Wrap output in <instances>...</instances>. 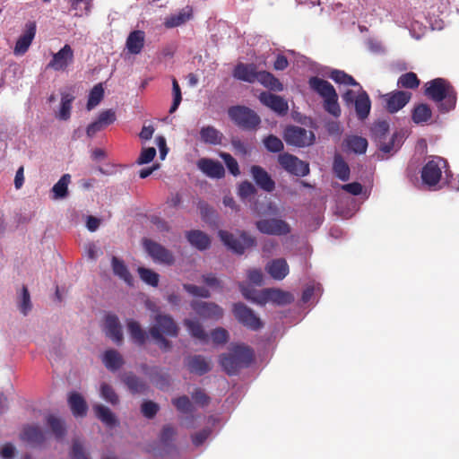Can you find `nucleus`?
Listing matches in <instances>:
<instances>
[{"label": "nucleus", "mask_w": 459, "mask_h": 459, "mask_svg": "<svg viewBox=\"0 0 459 459\" xmlns=\"http://www.w3.org/2000/svg\"><path fill=\"white\" fill-rule=\"evenodd\" d=\"M425 96L436 103L440 113H447L455 109L457 92L449 81L435 78L425 84Z\"/></svg>", "instance_id": "1"}, {"label": "nucleus", "mask_w": 459, "mask_h": 459, "mask_svg": "<svg viewBox=\"0 0 459 459\" xmlns=\"http://www.w3.org/2000/svg\"><path fill=\"white\" fill-rule=\"evenodd\" d=\"M254 360V351L245 345H235L229 352L220 355L219 362L229 376L238 375L241 368H248Z\"/></svg>", "instance_id": "2"}, {"label": "nucleus", "mask_w": 459, "mask_h": 459, "mask_svg": "<svg viewBox=\"0 0 459 459\" xmlns=\"http://www.w3.org/2000/svg\"><path fill=\"white\" fill-rule=\"evenodd\" d=\"M308 86L311 91L323 99L324 109L334 117L341 116L342 110L338 102V94L334 87L326 80L317 76L308 79Z\"/></svg>", "instance_id": "3"}, {"label": "nucleus", "mask_w": 459, "mask_h": 459, "mask_svg": "<svg viewBox=\"0 0 459 459\" xmlns=\"http://www.w3.org/2000/svg\"><path fill=\"white\" fill-rule=\"evenodd\" d=\"M389 127V123L386 120H378L372 125L370 129L372 137L377 143L379 150L384 153L396 152L403 144V135L399 133H394L389 142H385Z\"/></svg>", "instance_id": "4"}, {"label": "nucleus", "mask_w": 459, "mask_h": 459, "mask_svg": "<svg viewBox=\"0 0 459 459\" xmlns=\"http://www.w3.org/2000/svg\"><path fill=\"white\" fill-rule=\"evenodd\" d=\"M230 119L244 130H255L261 123L260 117L245 106H234L229 108Z\"/></svg>", "instance_id": "5"}, {"label": "nucleus", "mask_w": 459, "mask_h": 459, "mask_svg": "<svg viewBox=\"0 0 459 459\" xmlns=\"http://www.w3.org/2000/svg\"><path fill=\"white\" fill-rule=\"evenodd\" d=\"M219 236L223 244L238 255L244 254L247 249L256 245V239L245 231L237 236L226 230H220Z\"/></svg>", "instance_id": "6"}, {"label": "nucleus", "mask_w": 459, "mask_h": 459, "mask_svg": "<svg viewBox=\"0 0 459 459\" xmlns=\"http://www.w3.org/2000/svg\"><path fill=\"white\" fill-rule=\"evenodd\" d=\"M446 165V160L441 157H433L421 169L422 183L429 189L437 186L442 177V169Z\"/></svg>", "instance_id": "7"}, {"label": "nucleus", "mask_w": 459, "mask_h": 459, "mask_svg": "<svg viewBox=\"0 0 459 459\" xmlns=\"http://www.w3.org/2000/svg\"><path fill=\"white\" fill-rule=\"evenodd\" d=\"M283 139L289 145L306 147L313 144L315 134L312 131L298 126H287L283 133Z\"/></svg>", "instance_id": "8"}, {"label": "nucleus", "mask_w": 459, "mask_h": 459, "mask_svg": "<svg viewBox=\"0 0 459 459\" xmlns=\"http://www.w3.org/2000/svg\"><path fill=\"white\" fill-rule=\"evenodd\" d=\"M232 312L236 319L241 325L252 331H257L264 326L261 319L244 303H235L233 305Z\"/></svg>", "instance_id": "9"}, {"label": "nucleus", "mask_w": 459, "mask_h": 459, "mask_svg": "<svg viewBox=\"0 0 459 459\" xmlns=\"http://www.w3.org/2000/svg\"><path fill=\"white\" fill-rule=\"evenodd\" d=\"M278 162L281 168L292 175L304 177L309 173L308 163L288 152L280 154Z\"/></svg>", "instance_id": "10"}, {"label": "nucleus", "mask_w": 459, "mask_h": 459, "mask_svg": "<svg viewBox=\"0 0 459 459\" xmlns=\"http://www.w3.org/2000/svg\"><path fill=\"white\" fill-rule=\"evenodd\" d=\"M257 230L267 235H286L290 233V228L289 224L281 219H264L256 221Z\"/></svg>", "instance_id": "11"}, {"label": "nucleus", "mask_w": 459, "mask_h": 459, "mask_svg": "<svg viewBox=\"0 0 459 459\" xmlns=\"http://www.w3.org/2000/svg\"><path fill=\"white\" fill-rule=\"evenodd\" d=\"M190 307L196 315L204 319L218 320L223 316V309L213 302L193 300Z\"/></svg>", "instance_id": "12"}, {"label": "nucleus", "mask_w": 459, "mask_h": 459, "mask_svg": "<svg viewBox=\"0 0 459 459\" xmlns=\"http://www.w3.org/2000/svg\"><path fill=\"white\" fill-rule=\"evenodd\" d=\"M153 329H156L159 334L169 337H176L178 333V327L174 319L166 314H157L155 316L154 325L149 329V333L151 335Z\"/></svg>", "instance_id": "13"}, {"label": "nucleus", "mask_w": 459, "mask_h": 459, "mask_svg": "<svg viewBox=\"0 0 459 459\" xmlns=\"http://www.w3.org/2000/svg\"><path fill=\"white\" fill-rule=\"evenodd\" d=\"M143 244L148 254L155 261L168 265L174 264L175 258L173 254L160 244L151 239H144Z\"/></svg>", "instance_id": "14"}, {"label": "nucleus", "mask_w": 459, "mask_h": 459, "mask_svg": "<svg viewBox=\"0 0 459 459\" xmlns=\"http://www.w3.org/2000/svg\"><path fill=\"white\" fill-rule=\"evenodd\" d=\"M74 58V50L70 45L65 44L58 52L53 54L48 67L55 71H65L73 64Z\"/></svg>", "instance_id": "15"}, {"label": "nucleus", "mask_w": 459, "mask_h": 459, "mask_svg": "<svg viewBox=\"0 0 459 459\" xmlns=\"http://www.w3.org/2000/svg\"><path fill=\"white\" fill-rule=\"evenodd\" d=\"M411 93L403 91H394L383 95L385 108L389 113H396L411 100Z\"/></svg>", "instance_id": "16"}, {"label": "nucleus", "mask_w": 459, "mask_h": 459, "mask_svg": "<svg viewBox=\"0 0 459 459\" xmlns=\"http://www.w3.org/2000/svg\"><path fill=\"white\" fill-rule=\"evenodd\" d=\"M251 176L259 188L272 193L275 189V182L269 173L261 166L253 165L250 168Z\"/></svg>", "instance_id": "17"}, {"label": "nucleus", "mask_w": 459, "mask_h": 459, "mask_svg": "<svg viewBox=\"0 0 459 459\" xmlns=\"http://www.w3.org/2000/svg\"><path fill=\"white\" fill-rule=\"evenodd\" d=\"M260 102L270 108L279 115H285L288 112L289 106L287 101L281 96L268 91H263L258 97Z\"/></svg>", "instance_id": "18"}, {"label": "nucleus", "mask_w": 459, "mask_h": 459, "mask_svg": "<svg viewBox=\"0 0 459 459\" xmlns=\"http://www.w3.org/2000/svg\"><path fill=\"white\" fill-rule=\"evenodd\" d=\"M36 34V23L34 22H30L25 25V30L19 37L16 41L13 53L16 56H22L27 52L29 49L34 37Z\"/></svg>", "instance_id": "19"}, {"label": "nucleus", "mask_w": 459, "mask_h": 459, "mask_svg": "<svg viewBox=\"0 0 459 459\" xmlns=\"http://www.w3.org/2000/svg\"><path fill=\"white\" fill-rule=\"evenodd\" d=\"M198 169L212 178H221L225 176V169L223 165L212 159L202 158L197 161Z\"/></svg>", "instance_id": "20"}, {"label": "nucleus", "mask_w": 459, "mask_h": 459, "mask_svg": "<svg viewBox=\"0 0 459 459\" xmlns=\"http://www.w3.org/2000/svg\"><path fill=\"white\" fill-rule=\"evenodd\" d=\"M259 71L255 64L238 63L233 70V77L243 82H256Z\"/></svg>", "instance_id": "21"}, {"label": "nucleus", "mask_w": 459, "mask_h": 459, "mask_svg": "<svg viewBox=\"0 0 459 459\" xmlns=\"http://www.w3.org/2000/svg\"><path fill=\"white\" fill-rule=\"evenodd\" d=\"M121 380L133 394H144L148 390L147 383L133 372L124 373Z\"/></svg>", "instance_id": "22"}, {"label": "nucleus", "mask_w": 459, "mask_h": 459, "mask_svg": "<svg viewBox=\"0 0 459 459\" xmlns=\"http://www.w3.org/2000/svg\"><path fill=\"white\" fill-rule=\"evenodd\" d=\"M263 299L277 305H288L294 300V297L290 292L273 288L264 290Z\"/></svg>", "instance_id": "23"}, {"label": "nucleus", "mask_w": 459, "mask_h": 459, "mask_svg": "<svg viewBox=\"0 0 459 459\" xmlns=\"http://www.w3.org/2000/svg\"><path fill=\"white\" fill-rule=\"evenodd\" d=\"M269 275L277 281L283 280L290 272L289 264L284 258H277L270 261L265 266Z\"/></svg>", "instance_id": "24"}, {"label": "nucleus", "mask_w": 459, "mask_h": 459, "mask_svg": "<svg viewBox=\"0 0 459 459\" xmlns=\"http://www.w3.org/2000/svg\"><path fill=\"white\" fill-rule=\"evenodd\" d=\"M105 332L107 336L115 342L120 343L123 340V333L119 320L116 315L108 314L105 318Z\"/></svg>", "instance_id": "25"}, {"label": "nucleus", "mask_w": 459, "mask_h": 459, "mask_svg": "<svg viewBox=\"0 0 459 459\" xmlns=\"http://www.w3.org/2000/svg\"><path fill=\"white\" fill-rule=\"evenodd\" d=\"M145 42V33L143 30H135L129 33L126 47L132 55H138L142 52Z\"/></svg>", "instance_id": "26"}, {"label": "nucleus", "mask_w": 459, "mask_h": 459, "mask_svg": "<svg viewBox=\"0 0 459 459\" xmlns=\"http://www.w3.org/2000/svg\"><path fill=\"white\" fill-rule=\"evenodd\" d=\"M188 242L198 250H206L211 246V239L209 236L199 230H193L187 231L186 234Z\"/></svg>", "instance_id": "27"}, {"label": "nucleus", "mask_w": 459, "mask_h": 459, "mask_svg": "<svg viewBox=\"0 0 459 459\" xmlns=\"http://www.w3.org/2000/svg\"><path fill=\"white\" fill-rule=\"evenodd\" d=\"M20 437L22 441L31 445H40L45 441L44 433L39 426L24 427Z\"/></svg>", "instance_id": "28"}, {"label": "nucleus", "mask_w": 459, "mask_h": 459, "mask_svg": "<svg viewBox=\"0 0 459 459\" xmlns=\"http://www.w3.org/2000/svg\"><path fill=\"white\" fill-rule=\"evenodd\" d=\"M356 115L359 119H366L371 109V101L368 94L365 91H361L357 96L354 103Z\"/></svg>", "instance_id": "29"}, {"label": "nucleus", "mask_w": 459, "mask_h": 459, "mask_svg": "<svg viewBox=\"0 0 459 459\" xmlns=\"http://www.w3.org/2000/svg\"><path fill=\"white\" fill-rule=\"evenodd\" d=\"M186 367L191 373L203 376L211 370L210 362L201 355H195L187 359Z\"/></svg>", "instance_id": "30"}, {"label": "nucleus", "mask_w": 459, "mask_h": 459, "mask_svg": "<svg viewBox=\"0 0 459 459\" xmlns=\"http://www.w3.org/2000/svg\"><path fill=\"white\" fill-rule=\"evenodd\" d=\"M193 16V9L190 6H186L178 13L170 15L166 18L164 25L166 28H175L186 23Z\"/></svg>", "instance_id": "31"}, {"label": "nucleus", "mask_w": 459, "mask_h": 459, "mask_svg": "<svg viewBox=\"0 0 459 459\" xmlns=\"http://www.w3.org/2000/svg\"><path fill=\"white\" fill-rule=\"evenodd\" d=\"M68 404L75 417H83L86 415L88 406L85 400L80 394L76 392L71 393L68 397Z\"/></svg>", "instance_id": "32"}, {"label": "nucleus", "mask_w": 459, "mask_h": 459, "mask_svg": "<svg viewBox=\"0 0 459 459\" xmlns=\"http://www.w3.org/2000/svg\"><path fill=\"white\" fill-rule=\"evenodd\" d=\"M96 417L107 427L113 428L118 425V420L116 415L110 411L109 408L102 405L96 404L93 407Z\"/></svg>", "instance_id": "33"}, {"label": "nucleus", "mask_w": 459, "mask_h": 459, "mask_svg": "<svg viewBox=\"0 0 459 459\" xmlns=\"http://www.w3.org/2000/svg\"><path fill=\"white\" fill-rule=\"evenodd\" d=\"M256 81L272 91H281L283 90L282 83L269 72L259 71Z\"/></svg>", "instance_id": "34"}, {"label": "nucleus", "mask_w": 459, "mask_h": 459, "mask_svg": "<svg viewBox=\"0 0 459 459\" xmlns=\"http://www.w3.org/2000/svg\"><path fill=\"white\" fill-rule=\"evenodd\" d=\"M102 360L106 368L111 371L117 370L124 364L122 356L116 350L106 351Z\"/></svg>", "instance_id": "35"}, {"label": "nucleus", "mask_w": 459, "mask_h": 459, "mask_svg": "<svg viewBox=\"0 0 459 459\" xmlns=\"http://www.w3.org/2000/svg\"><path fill=\"white\" fill-rule=\"evenodd\" d=\"M127 329L129 334L133 341L139 346H142L145 343L147 340V334L145 331H143L137 321L128 320L127 321Z\"/></svg>", "instance_id": "36"}, {"label": "nucleus", "mask_w": 459, "mask_h": 459, "mask_svg": "<svg viewBox=\"0 0 459 459\" xmlns=\"http://www.w3.org/2000/svg\"><path fill=\"white\" fill-rule=\"evenodd\" d=\"M201 140L204 143L217 145L221 143L222 134L213 126H204L200 130Z\"/></svg>", "instance_id": "37"}, {"label": "nucleus", "mask_w": 459, "mask_h": 459, "mask_svg": "<svg viewBox=\"0 0 459 459\" xmlns=\"http://www.w3.org/2000/svg\"><path fill=\"white\" fill-rule=\"evenodd\" d=\"M333 169L335 176L342 181H347L350 178V167L340 154L334 156Z\"/></svg>", "instance_id": "38"}, {"label": "nucleus", "mask_w": 459, "mask_h": 459, "mask_svg": "<svg viewBox=\"0 0 459 459\" xmlns=\"http://www.w3.org/2000/svg\"><path fill=\"white\" fill-rule=\"evenodd\" d=\"M432 117V110L429 105L421 103L414 107L411 113V119L415 124L428 122Z\"/></svg>", "instance_id": "39"}, {"label": "nucleus", "mask_w": 459, "mask_h": 459, "mask_svg": "<svg viewBox=\"0 0 459 459\" xmlns=\"http://www.w3.org/2000/svg\"><path fill=\"white\" fill-rule=\"evenodd\" d=\"M112 270L115 275L125 281L126 283L131 284L132 275L129 273L124 261L113 256L111 259Z\"/></svg>", "instance_id": "40"}, {"label": "nucleus", "mask_w": 459, "mask_h": 459, "mask_svg": "<svg viewBox=\"0 0 459 459\" xmlns=\"http://www.w3.org/2000/svg\"><path fill=\"white\" fill-rule=\"evenodd\" d=\"M347 148L358 154L365 153L368 148V141L366 138L351 135L345 140Z\"/></svg>", "instance_id": "41"}, {"label": "nucleus", "mask_w": 459, "mask_h": 459, "mask_svg": "<svg viewBox=\"0 0 459 459\" xmlns=\"http://www.w3.org/2000/svg\"><path fill=\"white\" fill-rule=\"evenodd\" d=\"M184 325L187 328L191 335L203 342H207L208 334L203 328V325L198 320L195 319H185Z\"/></svg>", "instance_id": "42"}, {"label": "nucleus", "mask_w": 459, "mask_h": 459, "mask_svg": "<svg viewBox=\"0 0 459 459\" xmlns=\"http://www.w3.org/2000/svg\"><path fill=\"white\" fill-rule=\"evenodd\" d=\"M47 424L50 428L56 439H61L65 437L66 429L65 423L61 419L50 414L47 417Z\"/></svg>", "instance_id": "43"}, {"label": "nucleus", "mask_w": 459, "mask_h": 459, "mask_svg": "<svg viewBox=\"0 0 459 459\" xmlns=\"http://www.w3.org/2000/svg\"><path fill=\"white\" fill-rule=\"evenodd\" d=\"M71 177L69 174H65L52 187L54 194V199H62L68 195V185L70 183Z\"/></svg>", "instance_id": "44"}, {"label": "nucleus", "mask_w": 459, "mask_h": 459, "mask_svg": "<svg viewBox=\"0 0 459 459\" xmlns=\"http://www.w3.org/2000/svg\"><path fill=\"white\" fill-rule=\"evenodd\" d=\"M328 76L338 84L359 86V83L357 82L351 75L346 74L342 70L333 69L330 72Z\"/></svg>", "instance_id": "45"}, {"label": "nucleus", "mask_w": 459, "mask_h": 459, "mask_svg": "<svg viewBox=\"0 0 459 459\" xmlns=\"http://www.w3.org/2000/svg\"><path fill=\"white\" fill-rule=\"evenodd\" d=\"M420 83L417 74L413 72H408L402 74L397 81V85L400 88L405 89H417Z\"/></svg>", "instance_id": "46"}, {"label": "nucleus", "mask_w": 459, "mask_h": 459, "mask_svg": "<svg viewBox=\"0 0 459 459\" xmlns=\"http://www.w3.org/2000/svg\"><path fill=\"white\" fill-rule=\"evenodd\" d=\"M104 96V89L101 83L96 84L89 94V99L87 102V109L91 110L95 108L101 101Z\"/></svg>", "instance_id": "47"}, {"label": "nucleus", "mask_w": 459, "mask_h": 459, "mask_svg": "<svg viewBox=\"0 0 459 459\" xmlns=\"http://www.w3.org/2000/svg\"><path fill=\"white\" fill-rule=\"evenodd\" d=\"M92 0H70L72 10L75 11V16L88 14L91 9Z\"/></svg>", "instance_id": "48"}, {"label": "nucleus", "mask_w": 459, "mask_h": 459, "mask_svg": "<svg viewBox=\"0 0 459 459\" xmlns=\"http://www.w3.org/2000/svg\"><path fill=\"white\" fill-rule=\"evenodd\" d=\"M138 273L140 275V278L145 283H147L152 287L158 286L160 276L154 271L148 269V268H144V267H139Z\"/></svg>", "instance_id": "49"}, {"label": "nucleus", "mask_w": 459, "mask_h": 459, "mask_svg": "<svg viewBox=\"0 0 459 459\" xmlns=\"http://www.w3.org/2000/svg\"><path fill=\"white\" fill-rule=\"evenodd\" d=\"M172 403L176 407V409L181 413H191L194 409V406L190 399L186 395H182L173 399Z\"/></svg>", "instance_id": "50"}, {"label": "nucleus", "mask_w": 459, "mask_h": 459, "mask_svg": "<svg viewBox=\"0 0 459 459\" xmlns=\"http://www.w3.org/2000/svg\"><path fill=\"white\" fill-rule=\"evenodd\" d=\"M100 394L104 400L108 403L116 405L119 402L118 395L117 394L114 388L106 383L101 384L100 385Z\"/></svg>", "instance_id": "51"}, {"label": "nucleus", "mask_w": 459, "mask_h": 459, "mask_svg": "<svg viewBox=\"0 0 459 459\" xmlns=\"http://www.w3.org/2000/svg\"><path fill=\"white\" fill-rule=\"evenodd\" d=\"M264 144L267 151L271 152H280L283 150V143L280 138L273 134H270L264 139Z\"/></svg>", "instance_id": "52"}, {"label": "nucleus", "mask_w": 459, "mask_h": 459, "mask_svg": "<svg viewBox=\"0 0 459 459\" xmlns=\"http://www.w3.org/2000/svg\"><path fill=\"white\" fill-rule=\"evenodd\" d=\"M183 289L194 297H200L208 299L211 297V292L205 287L196 286L194 284L185 283Z\"/></svg>", "instance_id": "53"}, {"label": "nucleus", "mask_w": 459, "mask_h": 459, "mask_svg": "<svg viewBox=\"0 0 459 459\" xmlns=\"http://www.w3.org/2000/svg\"><path fill=\"white\" fill-rule=\"evenodd\" d=\"M220 157L224 160L229 171L235 177L240 174L238 163L230 153L221 152Z\"/></svg>", "instance_id": "54"}, {"label": "nucleus", "mask_w": 459, "mask_h": 459, "mask_svg": "<svg viewBox=\"0 0 459 459\" xmlns=\"http://www.w3.org/2000/svg\"><path fill=\"white\" fill-rule=\"evenodd\" d=\"M172 91H173L174 98H173L172 105L169 108L170 114L174 113L178 109V108L182 100L181 89H180V86H179L178 81L175 78H173V80H172Z\"/></svg>", "instance_id": "55"}, {"label": "nucleus", "mask_w": 459, "mask_h": 459, "mask_svg": "<svg viewBox=\"0 0 459 459\" xmlns=\"http://www.w3.org/2000/svg\"><path fill=\"white\" fill-rule=\"evenodd\" d=\"M73 98L68 95L62 97L59 118L67 120L70 117Z\"/></svg>", "instance_id": "56"}, {"label": "nucleus", "mask_w": 459, "mask_h": 459, "mask_svg": "<svg viewBox=\"0 0 459 459\" xmlns=\"http://www.w3.org/2000/svg\"><path fill=\"white\" fill-rule=\"evenodd\" d=\"M211 337L215 344H224L229 340V333L222 327H217L212 331Z\"/></svg>", "instance_id": "57"}, {"label": "nucleus", "mask_w": 459, "mask_h": 459, "mask_svg": "<svg viewBox=\"0 0 459 459\" xmlns=\"http://www.w3.org/2000/svg\"><path fill=\"white\" fill-rule=\"evenodd\" d=\"M142 413L148 419H152L159 411V405L152 401H146L141 406Z\"/></svg>", "instance_id": "58"}, {"label": "nucleus", "mask_w": 459, "mask_h": 459, "mask_svg": "<svg viewBox=\"0 0 459 459\" xmlns=\"http://www.w3.org/2000/svg\"><path fill=\"white\" fill-rule=\"evenodd\" d=\"M255 194H256V189H255V186L248 181L242 182L238 186V195L242 199H246L247 197L253 196Z\"/></svg>", "instance_id": "59"}, {"label": "nucleus", "mask_w": 459, "mask_h": 459, "mask_svg": "<svg viewBox=\"0 0 459 459\" xmlns=\"http://www.w3.org/2000/svg\"><path fill=\"white\" fill-rule=\"evenodd\" d=\"M116 112L113 109H107L100 113L97 120L104 126H108L116 121Z\"/></svg>", "instance_id": "60"}, {"label": "nucleus", "mask_w": 459, "mask_h": 459, "mask_svg": "<svg viewBox=\"0 0 459 459\" xmlns=\"http://www.w3.org/2000/svg\"><path fill=\"white\" fill-rule=\"evenodd\" d=\"M192 398L196 404H199L202 407L207 406L210 403V397L202 388H196L192 393Z\"/></svg>", "instance_id": "61"}, {"label": "nucleus", "mask_w": 459, "mask_h": 459, "mask_svg": "<svg viewBox=\"0 0 459 459\" xmlns=\"http://www.w3.org/2000/svg\"><path fill=\"white\" fill-rule=\"evenodd\" d=\"M30 309L31 302L30 293L27 287L23 286L22 292V302L20 304V310L24 316H26Z\"/></svg>", "instance_id": "62"}, {"label": "nucleus", "mask_w": 459, "mask_h": 459, "mask_svg": "<svg viewBox=\"0 0 459 459\" xmlns=\"http://www.w3.org/2000/svg\"><path fill=\"white\" fill-rule=\"evenodd\" d=\"M155 155L156 150L154 147L144 148L137 159V163L140 165L149 163L154 159Z\"/></svg>", "instance_id": "63"}, {"label": "nucleus", "mask_w": 459, "mask_h": 459, "mask_svg": "<svg viewBox=\"0 0 459 459\" xmlns=\"http://www.w3.org/2000/svg\"><path fill=\"white\" fill-rule=\"evenodd\" d=\"M71 457L72 459H89L84 454L82 445L78 439L73 441Z\"/></svg>", "instance_id": "64"}]
</instances>
